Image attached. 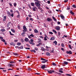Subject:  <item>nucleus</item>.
<instances>
[{
  "mask_svg": "<svg viewBox=\"0 0 76 76\" xmlns=\"http://www.w3.org/2000/svg\"><path fill=\"white\" fill-rule=\"evenodd\" d=\"M35 4L37 7H41V4H39V2H35Z\"/></svg>",
  "mask_w": 76,
  "mask_h": 76,
  "instance_id": "1",
  "label": "nucleus"
},
{
  "mask_svg": "<svg viewBox=\"0 0 76 76\" xmlns=\"http://www.w3.org/2000/svg\"><path fill=\"white\" fill-rule=\"evenodd\" d=\"M70 36L64 35L62 37V38H70Z\"/></svg>",
  "mask_w": 76,
  "mask_h": 76,
  "instance_id": "2",
  "label": "nucleus"
},
{
  "mask_svg": "<svg viewBox=\"0 0 76 76\" xmlns=\"http://www.w3.org/2000/svg\"><path fill=\"white\" fill-rule=\"evenodd\" d=\"M66 53L68 54H72V52L71 51H67L66 52Z\"/></svg>",
  "mask_w": 76,
  "mask_h": 76,
  "instance_id": "3",
  "label": "nucleus"
},
{
  "mask_svg": "<svg viewBox=\"0 0 76 76\" xmlns=\"http://www.w3.org/2000/svg\"><path fill=\"white\" fill-rule=\"evenodd\" d=\"M47 20V21H48V22H51L52 21H53V20L51 18H48Z\"/></svg>",
  "mask_w": 76,
  "mask_h": 76,
  "instance_id": "4",
  "label": "nucleus"
},
{
  "mask_svg": "<svg viewBox=\"0 0 76 76\" xmlns=\"http://www.w3.org/2000/svg\"><path fill=\"white\" fill-rule=\"evenodd\" d=\"M23 29H24L23 30V32H25L24 31H26V30L27 29V28H26V26H23Z\"/></svg>",
  "mask_w": 76,
  "mask_h": 76,
  "instance_id": "5",
  "label": "nucleus"
},
{
  "mask_svg": "<svg viewBox=\"0 0 76 76\" xmlns=\"http://www.w3.org/2000/svg\"><path fill=\"white\" fill-rule=\"evenodd\" d=\"M56 29V30H57V31H59L60 29V27L59 26H57L55 28Z\"/></svg>",
  "mask_w": 76,
  "mask_h": 76,
  "instance_id": "6",
  "label": "nucleus"
},
{
  "mask_svg": "<svg viewBox=\"0 0 76 76\" xmlns=\"http://www.w3.org/2000/svg\"><path fill=\"white\" fill-rule=\"evenodd\" d=\"M7 13L8 16H9V17H11V14H10V12L9 11H7Z\"/></svg>",
  "mask_w": 76,
  "mask_h": 76,
  "instance_id": "7",
  "label": "nucleus"
},
{
  "mask_svg": "<svg viewBox=\"0 0 76 76\" xmlns=\"http://www.w3.org/2000/svg\"><path fill=\"white\" fill-rule=\"evenodd\" d=\"M63 70V69L62 68H61L60 69V70H59V72H60V73H63V72L62 71V70Z\"/></svg>",
  "mask_w": 76,
  "mask_h": 76,
  "instance_id": "8",
  "label": "nucleus"
},
{
  "mask_svg": "<svg viewBox=\"0 0 76 76\" xmlns=\"http://www.w3.org/2000/svg\"><path fill=\"white\" fill-rule=\"evenodd\" d=\"M41 68L42 69H44L45 68V65H42Z\"/></svg>",
  "mask_w": 76,
  "mask_h": 76,
  "instance_id": "9",
  "label": "nucleus"
},
{
  "mask_svg": "<svg viewBox=\"0 0 76 76\" xmlns=\"http://www.w3.org/2000/svg\"><path fill=\"white\" fill-rule=\"evenodd\" d=\"M63 64H66V65H67L68 64V62L66 61H64Z\"/></svg>",
  "mask_w": 76,
  "mask_h": 76,
  "instance_id": "10",
  "label": "nucleus"
},
{
  "mask_svg": "<svg viewBox=\"0 0 76 76\" xmlns=\"http://www.w3.org/2000/svg\"><path fill=\"white\" fill-rule=\"evenodd\" d=\"M30 4L31 5V6H33V7L35 6V4L33 2L31 3Z\"/></svg>",
  "mask_w": 76,
  "mask_h": 76,
  "instance_id": "11",
  "label": "nucleus"
},
{
  "mask_svg": "<svg viewBox=\"0 0 76 76\" xmlns=\"http://www.w3.org/2000/svg\"><path fill=\"white\" fill-rule=\"evenodd\" d=\"M10 45H13V46H15V44L13 42H11L10 43Z\"/></svg>",
  "mask_w": 76,
  "mask_h": 76,
  "instance_id": "12",
  "label": "nucleus"
},
{
  "mask_svg": "<svg viewBox=\"0 0 76 76\" xmlns=\"http://www.w3.org/2000/svg\"><path fill=\"white\" fill-rule=\"evenodd\" d=\"M11 23V22H9L7 24V27H9V25H10V24Z\"/></svg>",
  "mask_w": 76,
  "mask_h": 76,
  "instance_id": "13",
  "label": "nucleus"
},
{
  "mask_svg": "<svg viewBox=\"0 0 76 76\" xmlns=\"http://www.w3.org/2000/svg\"><path fill=\"white\" fill-rule=\"evenodd\" d=\"M0 39H1V41H2V42H5L6 41V40H5L4 39H3V38H0Z\"/></svg>",
  "mask_w": 76,
  "mask_h": 76,
  "instance_id": "14",
  "label": "nucleus"
},
{
  "mask_svg": "<svg viewBox=\"0 0 76 76\" xmlns=\"http://www.w3.org/2000/svg\"><path fill=\"white\" fill-rule=\"evenodd\" d=\"M13 54L15 56H19V55L18 53H14Z\"/></svg>",
  "mask_w": 76,
  "mask_h": 76,
  "instance_id": "15",
  "label": "nucleus"
},
{
  "mask_svg": "<svg viewBox=\"0 0 76 76\" xmlns=\"http://www.w3.org/2000/svg\"><path fill=\"white\" fill-rule=\"evenodd\" d=\"M48 73H49L50 74H52V70H50L48 71Z\"/></svg>",
  "mask_w": 76,
  "mask_h": 76,
  "instance_id": "16",
  "label": "nucleus"
},
{
  "mask_svg": "<svg viewBox=\"0 0 76 76\" xmlns=\"http://www.w3.org/2000/svg\"><path fill=\"white\" fill-rule=\"evenodd\" d=\"M51 53H54V52L55 51H54V48H52V50H51Z\"/></svg>",
  "mask_w": 76,
  "mask_h": 76,
  "instance_id": "17",
  "label": "nucleus"
},
{
  "mask_svg": "<svg viewBox=\"0 0 76 76\" xmlns=\"http://www.w3.org/2000/svg\"><path fill=\"white\" fill-rule=\"evenodd\" d=\"M29 42L30 44H31L32 45H35V43L32 42H31L30 41H29Z\"/></svg>",
  "mask_w": 76,
  "mask_h": 76,
  "instance_id": "18",
  "label": "nucleus"
},
{
  "mask_svg": "<svg viewBox=\"0 0 76 76\" xmlns=\"http://www.w3.org/2000/svg\"><path fill=\"white\" fill-rule=\"evenodd\" d=\"M25 41H26V42H29L30 41L29 40V39H28V38H25Z\"/></svg>",
  "mask_w": 76,
  "mask_h": 76,
  "instance_id": "19",
  "label": "nucleus"
},
{
  "mask_svg": "<svg viewBox=\"0 0 76 76\" xmlns=\"http://www.w3.org/2000/svg\"><path fill=\"white\" fill-rule=\"evenodd\" d=\"M13 65L10 64H8V66H9L10 67H13Z\"/></svg>",
  "mask_w": 76,
  "mask_h": 76,
  "instance_id": "20",
  "label": "nucleus"
},
{
  "mask_svg": "<svg viewBox=\"0 0 76 76\" xmlns=\"http://www.w3.org/2000/svg\"><path fill=\"white\" fill-rule=\"evenodd\" d=\"M46 56H50V53L49 52H47L46 53Z\"/></svg>",
  "mask_w": 76,
  "mask_h": 76,
  "instance_id": "21",
  "label": "nucleus"
},
{
  "mask_svg": "<svg viewBox=\"0 0 76 76\" xmlns=\"http://www.w3.org/2000/svg\"><path fill=\"white\" fill-rule=\"evenodd\" d=\"M61 17L62 19L64 20V16L63 15H61Z\"/></svg>",
  "mask_w": 76,
  "mask_h": 76,
  "instance_id": "22",
  "label": "nucleus"
},
{
  "mask_svg": "<svg viewBox=\"0 0 76 76\" xmlns=\"http://www.w3.org/2000/svg\"><path fill=\"white\" fill-rule=\"evenodd\" d=\"M37 7H34L33 8H32L33 10V11H36V10H35Z\"/></svg>",
  "mask_w": 76,
  "mask_h": 76,
  "instance_id": "23",
  "label": "nucleus"
},
{
  "mask_svg": "<svg viewBox=\"0 0 76 76\" xmlns=\"http://www.w3.org/2000/svg\"><path fill=\"white\" fill-rule=\"evenodd\" d=\"M41 50H42V51H45V49H44V48L43 47H41Z\"/></svg>",
  "mask_w": 76,
  "mask_h": 76,
  "instance_id": "24",
  "label": "nucleus"
},
{
  "mask_svg": "<svg viewBox=\"0 0 76 76\" xmlns=\"http://www.w3.org/2000/svg\"><path fill=\"white\" fill-rule=\"evenodd\" d=\"M54 44H55V45H57V42L56 41H55L53 42Z\"/></svg>",
  "mask_w": 76,
  "mask_h": 76,
  "instance_id": "25",
  "label": "nucleus"
},
{
  "mask_svg": "<svg viewBox=\"0 0 76 76\" xmlns=\"http://www.w3.org/2000/svg\"><path fill=\"white\" fill-rule=\"evenodd\" d=\"M70 13H71V14L72 15H74V14H75V13H74V12H72V10L70 11Z\"/></svg>",
  "mask_w": 76,
  "mask_h": 76,
  "instance_id": "26",
  "label": "nucleus"
},
{
  "mask_svg": "<svg viewBox=\"0 0 76 76\" xmlns=\"http://www.w3.org/2000/svg\"><path fill=\"white\" fill-rule=\"evenodd\" d=\"M35 33H38V31L37 29H35L34 30Z\"/></svg>",
  "mask_w": 76,
  "mask_h": 76,
  "instance_id": "27",
  "label": "nucleus"
},
{
  "mask_svg": "<svg viewBox=\"0 0 76 76\" xmlns=\"http://www.w3.org/2000/svg\"><path fill=\"white\" fill-rule=\"evenodd\" d=\"M47 61H48V60L45 61H42V63H45L47 62Z\"/></svg>",
  "mask_w": 76,
  "mask_h": 76,
  "instance_id": "28",
  "label": "nucleus"
},
{
  "mask_svg": "<svg viewBox=\"0 0 76 76\" xmlns=\"http://www.w3.org/2000/svg\"><path fill=\"white\" fill-rule=\"evenodd\" d=\"M31 52H34V53H36V51L34 50H31L30 51Z\"/></svg>",
  "mask_w": 76,
  "mask_h": 76,
  "instance_id": "29",
  "label": "nucleus"
},
{
  "mask_svg": "<svg viewBox=\"0 0 76 76\" xmlns=\"http://www.w3.org/2000/svg\"><path fill=\"white\" fill-rule=\"evenodd\" d=\"M17 45L18 46H20V45H21V43L19 42H17Z\"/></svg>",
  "mask_w": 76,
  "mask_h": 76,
  "instance_id": "30",
  "label": "nucleus"
},
{
  "mask_svg": "<svg viewBox=\"0 0 76 76\" xmlns=\"http://www.w3.org/2000/svg\"><path fill=\"white\" fill-rule=\"evenodd\" d=\"M11 31L12 32H13L14 33H15V30L13 29H11Z\"/></svg>",
  "mask_w": 76,
  "mask_h": 76,
  "instance_id": "31",
  "label": "nucleus"
},
{
  "mask_svg": "<svg viewBox=\"0 0 76 76\" xmlns=\"http://www.w3.org/2000/svg\"><path fill=\"white\" fill-rule=\"evenodd\" d=\"M41 60H43V61H45L46 60H46L45 59H44V58H41Z\"/></svg>",
  "mask_w": 76,
  "mask_h": 76,
  "instance_id": "32",
  "label": "nucleus"
},
{
  "mask_svg": "<svg viewBox=\"0 0 76 76\" xmlns=\"http://www.w3.org/2000/svg\"><path fill=\"white\" fill-rule=\"evenodd\" d=\"M52 18L54 19L55 21H57V20L55 18H54V16L52 17Z\"/></svg>",
  "mask_w": 76,
  "mask_h": 76,
  "instance_id": "33",
  "label": "nucleus"
},
{
  "mask_svg": "<svg viewBox=\"0 0 76 76\" xmlns=\"http://www.w3.org/2000/svg\"><path fill=\"white\" fill-rule=\"evenodd\" d=\"M38 43H39V42H41V40L40 39H38Z\"/></svg>",
  "mask_w": 76,
  "mask_h": 76,
  "instance_id": "34",
  "label": "nucleus"
},
{
  "mask_svg": "<svg viewBox=\"0 0 76 76\" xmlns=\"http://www.w3.org/2000/svg\"><path fill=\"white\" fill-rule=\"evenodd\" d=\"M17 5V4L16 3H14V7H16V6Z\"/></svg>",
  "mask_w": 76,
  "mask_h": 76,
  "instance_id": "35",
  "label": "nucleus"
},
{
  "mask_svg": "<svg viewBox=\"0 0 76 76\" xmlns=\"http://www.w3.org/2000/svg\"><path fill=\"white\" fill-rule=\"evenodd\" d=\"M25 32H23L21 34V35H22V36H25Z\"/></svg>",
  "mask_w": 76,
  "mask_h": 76,
  "instance_id": "36",
  "label": "nucleus"
},
{
  "mask_svg": "<svg viewBox=\"0 0 76 76\" xmlns=\"http://www.w3.org/2000/svg\"><path fill=\"white\" fill-rule=\"evenodd\" d=\"M1 31L2 32H4L5 31V29H1Z\"/></svg>",
  "mask_w": 76,
  "mask_h": 76,
  "instance_id": "37",
  "label": "nucleus"
},
{
  "mask_svg": "<svg viewBox=\"0 0 76 76\" xmlns=\"http://www.w3.org/2000/svg\"><path fill=\"white\" fill-rule=\"evenodd\" d=\"M52 65L54 66H56V64L54 62L52 63Z\"/></svg>",
  "mask_w": 76,
  "mask_h": 76,
  "instance_id": "38",
  "label": "nucleus"
},
{
  "mask_svg": "<svg viewBox=\"0 0 76 76\" xmlns=\"http://www.w3.org/2000/svg\"><path fill=\"white\" fill-rule=\"evenodd\" d=\"M38 9L39 10H42V9L40 7H38Z\"/></svg>",
  "mask_w": 76,
  "mask_h": 76,
  "instance_id": "39",
  "label": "nucleus"
},
{
  "mask_svg": "<svg viewBox=\"0 0 76 76\" xmlns=\"http://www.w3.org/2000/svg\"><path fill=\"white\" fill-rule=\"evenodd\" d=\"M53 32H54V33H55V34H57V31H56L54 29L53 30Z\"/></svg>",
  "mask_w": 76,
  "mask_h": 76,
  "instance_id": "40",
  "label": "nucleus"
},
{
  "mask_svg": "<svg viewBox=\"0 0 76 76\" xmlns=\"http://www.w3.org/2000/svg\"><path fill=\"white\" fill-rule=\"evenodd\" d=\"M30 37H34V35L33 34H32L30 35Z\"/></svg>",
  "mask_w": 76,
  "mask_h": 76,
  "instance_id": "41",
  "label": "nucleus"
},
{
  "mask_svg": "<svg viewBox=\"0 0 76 76\" xmlns=\"http://www.w3.org/2000/svg\"><path fill=\"white\" fill-rule=\"evenodd\" d=\"M45 37H44V38H48V37H47V35H46V34H45Z\"/></svg>",
  "mask_w": 76,
  "mask_h": 76,
  "instance_id": "42",
  "label": "nucleus"
},
{
  "mask_svg": "<svg viewBox=\"0 0 76 76\" xmlns=\"http://www.w3.org/2000/svg\"><path fill=\"white\" fill-rule=\"evenodd\" d=\"M34 50H36V51H38V48H37L35 47L34 48Z\"/></svg>",
  "mask_w": 76,
  "mask_h": 76,
  "instance_id": "43",
  "label": "nucleus"
},
{
  "mask_svg": "<svg viewBox=\"0 0 76 76\" xmlns=\"http://www.w3.org/2000/svg\"><path fill=\"white\" fill-rule=\"evenodd\" d=\"M69 48H70L71 50L72 49V47H71V45H69Z\"/></svg>",
  "mask_w": 76,
  "mask_h": 76,
  "instance_id": "44",
  "label": "nucleus"
},
{
  "mask_svg": "<svg viewBox=\"0 0 76 76\" xmlns=\"http://www.w3.org/2000/svg\"><path fill=\"white\" fill-rule=\"evenodd\" d=\"M10 63H11L12 64H13V63H15V62L13 61H11L10 62Z\"/></svg>",
  "mask_w": 76,
  "mask_h": 76,
  "instance_id": "45",
  "label": "nucleus"
},
{
  "mask_svg": "<svg viewBox=\"0 0 76 76\" xmlns=\"http://www.w3.org/2000/svg\"><path fill=\"white\" fill-rule=\"evenodd\" d=\"M72 7H74V8H76V5H73L72 6Z\"/></svg>",
  "mask_w": 76,
  "mask_h": 76,
  "instance_id": "46",
  "label": "nucleus"
},
{
  "mask_svg": "<svg viewBox=\"0 0 76 76\" xmlns=\"http://www.w3.org/2000/svg\"><path fill=\"white\" fill-rule=\"evenodd\" d=\"M61 46L62 47H64V45H63V43L61 44Z\"/></svg>",
  "mask_w": 76,
  "mask_h": 76,
  "instance_id": "47",
  "label": "nucleus"
},
{
  "mask_svg": "<svg viewBox=\"0 0 76 76\" xmlns=\"http://www.w3.org/2000/svg\"><path fill=\"white\" fill-rule=\"evenodd\" d=\"M29 20H31V21H33V18H30V19H29Z\"/></svg>",
  "mask_w": 76,
  "mask_h": 76,
  "instance_id": "48",
  "label": "nucleus"
},
{
  "mask_svg": "<svg viewBox=\"0 0 76 76\" xmlns=\"http://www.w3.org/2000/svg\"><path fill=\"white\" fill-rule=\"evenodd\" d=\"M30 41H31V42H34V39H31L30 40Z\"/></svg>",
  "mask_w": 76,
  "mask_h": 76,
  "instance_id": "49",
  "label": "nucleus"
},
{
  "mask_svg": "<svg viewBox=\"0 0 76 76\" xmlns=\"http://www.w3.org/2000/svg\"><path fill=\"white\" fill-rule=\"evenodd\" d=\"M10 33L11 35H14V34H12V33L10 31Z\"/></svg>",
  "mask_w": 76,
  "mask_h": 76,
  "instance_id": "50",
  "label": "nucleus"
},
{
  "mask_svg": "<svg viewBox=\"0 0 76 76\" xmlns=\"http://www.w3.org/2000/svg\"><path fill=\"white\" fill-rule=\"evenodd\" d=\"M18 28L19 29H20V27L19 26H18Z\"/></svg>",
  "mask_w": 76,
  "mask_h": 76,
  "instance_id": "51",
  "label": "nucleus"
},
{
  "mask_svg": "<svg viewBox=\"0 0 76 76\" xmlns=\"http://www.w3.org/2000/svg\"><path fill=\"white\" fill-rule=\"evenodd\" d=\"M49 34H51V35H53V32H49Z\"/></svg>",
  "mask_w": 76,
  "mask_h": 76,
  "instance_id": "52",
  "label": "nucleus"
},
{
  "mask_svg": "<svg viewBox=\"0 0 76 76\" xmlns=\"http://www.w3.org/2000/svg\"><path fill=\"white\" fill-rule=\"evenodd\" d=\"M40 75V74L39 73H35V75Z\"/></svg>",
  "mask_w": 76,
  "mask_h": 76,
  "instance_id": "53",
  "label": "nucleus"
},
{
  "mask_svg": "<svg viewBox=\"0 0 76 76\" xmlns=\"http://www.w3.org/2000/svg\"><path fill=\"white\" fill-rule=\"evenodd\" d=\"M66 75L67 76H72V75L69 74H66Z\"/></svg>",
  "mask_w": 76,
  "mask_h": 76,
  "instance_id": "54",
  "label": "nucleus"
},
{
  "mask_svg": "<svg viewBox=\"0 0 76 76\" xmlns=\"http://www.w3.org/2000/svg\"><path fill=\"white\" fill-rule=\"evenodd\" d=\"M29 19V17H27L26 18V20H28V19Z\"/></svg>",
  "mask_w": 76,
  "mask_h": 76,
  "instance_id": "55",
  "label": "nucleus"
},
{
  "mask_svg": "<svg viewBox=\"0 0 76 76\" xmlns=\"http://www.w3.org/2000/svg\"><path fill=\"white\" fill-rule=\"evenodd\" d=\"M15 12H17V13L18 14V15H20V14L19 13V12L18 11H16Z\"/></svg>",
  "mask_w": 76,
  "mask_h": 76,
  "instance_id": "56",
  "label": "nucleus"
},
{
  "mask_svg": "<svg viewBox=\"0 0 76 76\" xmlns=\"http://www.w3.org/2000/svg\"><path fill=\"white\" fill-rule=\"evenodd\" d=\"M48 4H50V1H47Z\"/></svg>",
  "mask_w": 76,
  "mask_h": 76,
  "instance_id": "57",
  "label": "nucleus"
},
{
  "mask_svg": "<svg viewBox=\"0 0 76 76\" xmlns=\"http://www.w3.org/2000/svg\"><path fill=\"white\" fill-rule=\"evenodd\" d=\"M20 17V14H18V15L17 16V18H19Z\"/></svg>",
  "mask_w": 76,
  "mask_h": 76,
  "instance_id": "58",
  "label": "nucleus"
},
{
  "mask_svg": "<svg viewBox=\"0 0 76 76\" xmlns=\"http://www.w3.org/2000/svg\"><path fill=\"white\" fill-rule=\"evenodd\" d=\"M67 1H68V0H65L64 1V2L65 3H67Z\"/></svg>",
  "mask_w": 76,
  "mask_h": 76,
  "instance_id": "59",
  "label": "nucleus"
},
{
  "mask_svg": "<svg viewBox=\"0 0 76 76\" xmlns=\"http://www.w3.org/2000/svg\"><path fill=\"white\" fill-rule=\"evenodd\" d=\"M14 15H13V14L12 13V14H11V16H12V17H13Z\"/></svg>",
  "mask_w": 76,
  "mask_h": 76,
  "instance_id": "60",
  "label": "nucleus"
},
{
  "mask_svg": "<svg viewBox=\"0 0 76 76\" xmlns=\"http://www.w3.org/2000/svg\"><path fill=\"white\" fill-rule=\"evenodd\" d=\"M21 41L22 42H24V40H23V39H21Z\"/></svg>",
  "mask_w": 76,
  "mask_h": 76,
  "instance_id": "61",
  "label": "nucleus"
},
{
  "mask_svg": "<svg viewBox=\"0 0 76 76\" xmlns=\"http://www.w3.org/2000/svg\"><path fill=\"white\" fill-rule=\"evenodd\" d=\"M57 73L58 75H61V73L57 72Z\"/></svg>",
  "mask_w": 76,
  "mask_h": 76,
  "instance_id": "62",
  "label": "nucleus"
},
{
  "mask_svg": "<svg viewBox=\"0 0 76 76\" xmlns=\"http://www.w3.org/2000/svg\"><path fill=\"white\" fill-rule=\"evenodd\" d=\"M57 23L58 25H60V22L58 21L57 22Z\"/></svg>",
  "mask_w": 76,
  "mask_h": 76,
  "instance_id": "63",
  "label": "nucleus"
},
{
  "mask_svg": "<svg viewBox=\"0 0 76 76\" xmlns=\"http://www.w3.org/2000/svg\"><path fill=\"white\" fill-rule=\"evenodd\" d=\"M28 16L29 18H31V17H32V16H31V15H28Z\"/></svg>",
  "mask_w": 76,
  "mask_h": 76,
  "instance_id": "64",
  "label": "nucleus"
}]
</instances>
